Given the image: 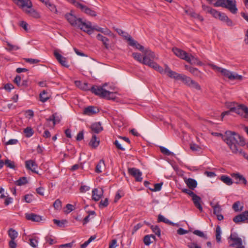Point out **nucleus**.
<instances>
[{"instance_id": "nucleus-42", "label": "nucleus", "mask_w": 248, "mask_h": 248, "mask_svg": "<svg viewBox=\"0 0 248 248\" xmlns=\"http://www.w3.org/2000/svg\"><path fill=\"white\" fill-rule=\"evenodd\" d=\"M240 206V202L239 201H237L235 202L232 205V209L235 212H240L242 211L243 206H241L240 208L239 206Z\"/></svg>"}, {"instance_id": "nucleus-21", "label": "nucleus", "mask_w": 248, "mask_h": 248, "mask_svg": "<svg viewBox=\"0 0 248 248\" xmlns=\"http://www.w3.org/2000/svg\"><path fill=\"white\" fill-rule=\"evenodd\" d=\"M103 194V190L101 188L100 190L97 188H94L92 191V199L95 202L98 201L102 197Z\"/></svg>"}, {"instance_id": "nucleus-32", "label": "nucleus", "mask_w": 248, "mask_h": 248, "mask_svg": "<svg viewBox=\"0 0 248 248\" xmlns=\"http://www.w3.org/2000/svg\"><path fill=\"white\" fill-rule=\"evenodd\" d=\"M189 59L186 60V62L191 63V64H197L199 65H202V62L199 61L198 59L194 57L192 55L188 56Z\"/></svg>"}, {"instance_id": "nucleus-13", "label": "nucleus", "mask_w": 248, "mask_h": 248, "mask_svg": "<svg viewBox=\"0 0 248 248\" xmlns=\"http://www.w3.org/2000/svg\"><path fill=\"white\" fill-rule=\"evenodd\" d=\"M173 52L174 54L177 56V57H179L180 58L185 60L186 61V60L187 59H189L188 58V54L185 51L179 49L177 47H174L172 49Z\"/></svg>"}, {"instance_id": "nucleus-57", "label": "nucleus", "mask_w": 248, "mask_h": 248, "mask_svg": "<svg viewBox=\"0 0 248 248\" xmlns=\"http://www.w3.org/2000/svg\"><path fill=\"white\" fill-rule=\"evenodd\" d=\"M234 154L238 155L243 156L248 161V155L240 148L238 150L237 153H235Z\"/></svg>"}, {"instance_id": "nucleus-59", "label": "nucleus", "mask_w": 248, "mask_h": 248, "mask_svg": "<svg viewBox=\"0 0 248 248\" xmlns=\"http://www.w3.org/2000/svg\"><path fill=\"white\" fill-rule=\"evenodd\" d=\"M4 164L7 166V167H9L11 169H14L16 167L14 162H12L8 159L5 160Z\"/></svg>"}, {"instance_id": "nucleus-62", "label": "nucleus", "mask_w": 248, "mask_h": 248, "mask_svg": "<svg viewBox=\"0 0 248 248\" xmlns=\"http://www.w3.org/2000/svg\"><path fill=\"white\" fill-rule=\"evenodd\" d=\"M190 87L194 88L197 90H200L201 89V86L198 83L193 80L190 86Z\"/></svg>"}, {"instance_id": "nucleus-50", "label": "nucleus", "mask_w": 248, "mask_h": 248, "mask_svg": "<svg viewBox=\"0 0 248 248\" xmlns=\"http://www.w3.org/2000/svg\"><path fill=\"white\" fill-rule=\"evenodd\" d=\"M53 207L56 210H60L62 208V202L57 199L53 203Z\"/></svg>"}, {"instance_id": "nucleus-23", "label": "nucleus", "mask_w": 248, "mask_h": 248, "mask_svg": "<svg viewBox=\"0 0 248 248\" xmlns=\"http://www.w3.org/2000/svg\"><path fill=\"white\" fill-rule=\"evenodd\" d=\"M231 176L234 178L237 181L235 182L236 184H244L246 185L247 181L246 178L242 175L240 174L239 173H233L231 174Z\"/></svg>"}, {"instance_id": "nucleus-40", "label": "nucleus", "mask_w": 248, "mask_h": 248, "mask_svg": "<svg viewBox=\"0 0 248 248\" xmlns=\"http://www.w3.org/2000/svg\"><path fill=\"white\" fill-rule=\"evenodd\" d=\"M80 84V89L83 91H91V88L89 87L88 84L86 82H81L80 81H76V84Z\"/></svg>"}, {"instance_id": "nucleus-41", "label": "nucleus", "mask_w": 248, "mask_h": 248, "mask_svg": "<svg viewBox=\"0 0 248 248\" xmlns=\"http://www.w3.org/2000/svg\"><path fill=\"white\" fill-rule=\"evenodd\" d=\"M28 183V180L26 177H20L19 179L16 180V185L23 186Z\"/></svg>"}, {"instance_id": "nucleus-26", "label": "nucleus", "mask_w": 248, "mask_h": 248, "mask_svg": "<svg viewBox=\"0 0 248 248\" xmlns=\"http://www.w3.org/2000/svg\"><path fill=\"white\" fill-rule=\"evenodd\" d=\"M218 19L221 21L225 22L229 26H232L233 25L232 21L224 13H220Z\"/></svg>"}, {"instance_id": "nucleus-30", "label": "nucleus", "mask_w": 248, "mask_h": 248, "mask_svg": "<svg viewBox=\"0 0 248 248\" xmlns=\"http://www.w3.org/2000/svg\"><path fill=\"white\" fill-rule=\"evenodd\" d=\"M100 143L99 140H97L95 135H93L89 142V145L93 148H96L98 147Z\"/></svg>"}, {"instance_id": "nucleus-27", "label": "nucleus", "mask_w": 248, "mask_h": 248, "mask_svg": "<svg viewBox=\"0 0 248 248\" xmlns=\"http://www.w3.org/2000/svg\"><path fill=\"white\" fill-rule=\"evenodd\" d=\"M92 131L95 133L98 134L103 130L100 122H96L93 124L91 126Z\"/></svg>"}, {"instance_id": "nucleus-5", "label": "nucleus", "mask_w": 248, "mask_h": 248, "mask_svg": "<svg viewBox=\"0 0 248 248\" xmlns=\"http://www.w3.org/2000/svg\"><path fill=\"white\" fill-rule=\"evenodd\" d=\"M65 17L70 25L83 31V28L85 25V22H83L80 18H77L71 13L65 14Z\"/></svg>"}, {"instance_id": "nucleus-33", "label": "nucleus", "mask_w": 248, "mask_h": 248, "mask_svg": "<svg viewBox=\"0 0 248 248\" xmlns=\"http://www.w3.org/2000/svg\"><path fill=\"white\" fill-rule=\"evenodd\" d=\"M188 71L194 76L201 78L202 73L197 68L193 67H189Z\"/></svg>"}, {"instance_id": "nucleus-3", "label": "nucleus", "mask_w": 248, "mask_h": 248, "mask_svg": "<svg viewBox=\"0 0 248 248\" xmlns=\"http://www.w3.org/2000/svg\"><path fill=\"white\" fill-rule=\"evenodd\" d=\"M91 91L96 95L108 100H114L116 98L114 93L107 91L102 86H93L91 88Z\"/></svg>"}, {"instance_id": "nucleus-48", "label": "nucleus", "mask_w": 248, "mask_h": 248, "mask_svg": "<svg viewBox=\"0 0 248 248\" xmlns=\"http://www.w3.org/2000/svg\"><path fill=\"white\" fill-rule=\"evenodd\" d=\"M53 222L57 226L60 227H63L64 226L65 224L67 222V220L65 219L60 220L56 219H53Z\"/></svg>"}, {"instance_id": "nucleus-46", "label": "nucleus", "mask_w": 248, "mask_h": 248, "mask_svg": "<svg viewBox=\"0 0 248 248\" xmlns=\"http://www.w3.org/2000/svg\"><path fill=\"white\" fill-rule=\"evenodd\" d=\"M18 25L19 27L22 28L26 32H28L29 26L26 21H21L19 22Z\"/></svg>"}, {"instance_id": "nucleus-12", "label": "nucleus", "mask_w": 248, "mask_h": 248, "mask_svg": "<svg viewBox=\"0 0 248 248\" xmlns=\"http://www.w3.org/2000/svg\"><path fill=\"white\" fill-rule=\"evenodd\" d=\"M248 220V211H245L241 214L234 217L233 221L237 224L242 222H245Z\"/></svg>"}, {"instance_id": "nucleus-8", "label": "nucleus", "mask_w": 248, "mask_h": 248, "mask_svg": "<svg viewBox=\"0 0 248 248\" xmlns=\"http://www.w3.org/2000/svg\"><path fill=\"white\" fill-rule=\"evenodd\" d=\"M72 1L77 7L80 9L82 12H84L86 14L92 16H96V12L93 10H92L90 8L76 1L75 0H72Z\"/></svg>"}, {"instance_id": "nucleus-36", "label": "nucleus", "mask_w": 248, "mask_h": 248, "mask_svg": "<svg viewBox=\"0 0 248 248\" xmlns=\"http://www.w3.org/2000/svg\"><path fill=\"white\" fill-rule=\"evenodd\" d=\"M150 67L153 68L154 69L156 70L159 72L161 74L166 73L165 71V69H163V68L159 66L156 62L153 63V64L150 66Z\"/></svg>"}, {"instance_id": "nucleus-9", "label": "nucleus", "mask_w": 248, "mask_h": 248, "mask_svg": "<svg viewBox=\"0 0 248 248\" xmlns=\"http://www.w3.org/2000/svg\"><path fill=\"white\" fill-rule=\"evenodd\" d=\"M229 239L232 241V243L230 245V247H234L235 246H243L241 238L238 236L236 232L231 233Z\"/></svg>"}, {"instance_id": "nucleus-63", "label": "nucleus", "mask_w": 248, "mask_h": 248, "mask_svg": "<svg viewBox=\"0 0 248 248\" xmlns=\"http://www.w3.org/2000/svg\"><path fill=\"white\" fill-rule=\"evenodd\" d=\"M53 114V119H54V126L57 124L59 123L61 121V117L58 115L57 113H54Z\"/></svg>"}, {"instance_id": "nucleus-45", "label": "nucleus", "mask_w": 248, "mask_h": 248, "mask_svg": "<svg viewBox=\"0 0 248 248\" xmlns=\"http://www.w3.org/2000/svg\"><path fill=\"white\" fill-rule=\"evenodd\" d=\"M52 12L54 13H56L57 12V10L56 6L51 2L50 1L48 2V3L46 5Z\"/></svg>"}, {"instance_id": "nucleus-58", "label": "nucleus", "mask_w": 248, "mask_h": 248, "mask_svg": "<svg viewBox=\"0 0 248 248\" xmlns=\"http://www.w3.org/2000/svg\"><path fill=\"white\" fill-rule=\"evenodd\" d=\"M143 242L145 245L149 246L153 242L151 241V236L149 235H146L144 237Z\"/></svg>"}, {"instance_id": "nucleus-29", "label": "nucleus", "mask_w": 248, "mask_h": 248, "mask_svg": "<svg viewBox=\"0 0 248 248\" xmlns=\"http://www.w3.org/2000/svg\"><path fill=\"white\" fill-rule=\"evenodd\" d=\"M186 184L189 189L194 190L197 186V181L192 178H188L186 181Z\"/></svg>"}, {"instance_id": "nucleus-38", "label": "nucleus", "mask_w": 248, "mask_h": 248, "mask_svg": "<svg viewBox=\"0 0 248 248\" xmlns=\"http://www.w3.org/2000/svg\"><path fill=\"white\" fill-rule=\"evenodd\" d=\"M39 98L41 102H45L49 98V97L47 95V93L45 90H43L40 93Z\"/></svg>"}, {"instance_id": "nucleus-18", "label": "nucleus", "mask_w": 248, "mask_h": 248, "mask_svg": "<svg viewBox=\"0 0 248 248\" xmlns=\"http://www.w3.org/2000/svg\"><path fill=\"white\" fill-rule=\"evenodd\" d=\"M25 217L28 220L39 222L42 220V217L34 213H27Z\"/></svg>"}, {"instance_id": "nucleus-39", "label": "nucleus", "mask_w": 248, "mask_h": 248, "mask_svg": "<svg viewBox=\"0 0 248 248\" xmlns=\"http://www.w3.org/2000/svg\"><path fill=\"white\" fill-rule=\"evenodd\" d=\"M24 133L26 137L30 138L33 135L34 131L31 127H27L24 129Z\"/></svg>"}, {"instance_id": "nucleus-10", "label": "nucleus", "mask_w": 248, "mask_h": 248, "mask_svg": "<svg viewBox=\"0 0 248 248\" xmlns=\"http://www.w3.org/2000/svg\"><path fill=\"white\" fill-rule=\"evenodd\" d=\"M83 31L87 32L88 34H91L94 30H96L98 31H100V30L101 29V27H99L97 26H92V23L91 22L88 21L87 22H85L84 26H83Z\"/></svg>"}, {"instance_id": "nucleus-35", "label": "nucleus", "mask_w": 248, "mask_h": 248, "mask_svg": "<svg viewBox=\"0 0 248 248\" xmlns=\"http://www.w3.org/2000/svg\"><path fill=\"white\" fill-rule=\"evenodd\" d=\"M220 180H221L224 183L228 186H231L233 182L232 179L227 175H222L220 177Z\"/></svg>"}, {"instance_id": "nucleus-7", "label": "nucleus", "mask_w": 248, "mask_h": 248, "mask_svg": "<svg viewBox=\"0 0 248 248\" xmlns=\"http://www.w3.org/2000/svg\"><path fill=\"white\" fill-rule=\"evenodd\" d=\"M144 55V60L145 61V65L151 66L153 63H155L154 60L157 59L155 55L154 52L150 49L147 48L142 52Z\"/></svg>"}, {"instance_id": "nucleus-6", "label": "nucleus", "mask_w": 248, "mask_h": 248, "mask_svg": "<svg viewBox=\"0 0 248 248\" xmlns=\"http://www.w3.org/2000/svg\"><path fill=\"white\" fill-rule=\"evenodd\" d=\"M226 106L230 109L231 112H235L239 115H242L247 108L245 105L238 104L235 102H226Z\"/></svg>"}, {"instance_id": "nucleus-61", "label": "nucleus", "mask_w": 248, "mask_h": 248, "mask_svg": "<svg viewBox=\"0 0 248 248\" xmlns=\"http://www.w3.org/2000/svg\"><path fill=\"white\" fill-rule=\"evenodd\" d=\"M46 242H48L49 245H52L56 243L55 240L52 238V235H47L45 237Z\"/></svg>"}, {"instance_id": "nucleus-19", "label": "nucleus", "mask_w": 248, "mask_h": 248, "mask_svg": "<svg viewBox=\"0 0 248 248\" xmlns=\"http://www.w3.org/2000/svg\"><path fill=\"white\" fill-rule=\"evenodd\" d=\"M8 235L11 240L9 243V246L10 248H16V231L12 228H10L8 231Z\"/></svg>"}, {"instance_id": "nucleus-16", "label": "nucleus", "mask_w": 248, "mask_h": 248, "mask_svg": "<svg viewBox=\"0 0 248 248\" xmlns=\"http://www.w3.org/2000/svg\"><path fill=\"white\" fill-rule=\"evenodd\" d=\"M37 166V164L35 161L33 160H29L25 162V167L26 169L31 170L34 173H38V172L36 170Z\"/></svg>"}, {"instance_id": "nucleus-56", "label": "nucleus", "mask_w": 248, "mask_h": 248, "mask_svg": "<svg viewBox=\"0 0 248 248\" xmlns=\"http://www.w3.org/2000/svg\"><path fill=\"white\" fill-rule=\"evenodd\" d=\"M116 31L119 33V34L123 36L124 38V39L127 40V36H131L127 32H125V31H123L121 29H116Z\"/></svg>"}, {"instance_id": "nucleus-49", "label": "nucleus", "mask_w": 248, "mask_h": 248, "mask_svg": "<svg viewBox=\"0 0 248 248\" xmlns=\"http://www.w3.org/2000/svg\"><path fill=\"white\" fill-rule=\"evenodd\" d=\"M22 200L27 203H30L33 201V195L32 194H26L23 197Z\"/></svg>"}, {"instance_id": "nucleus-51", "label": "nucleus", "mask_w": 248, "mask_h": 248, "mask_svg": "<svg viewBox=\"0 0 248 248\" xmlns=\"http://www.w3.org/2000/svg\"><path fill=\"white\" fill-rule=\"evenodd\" d=\"M108 198L105 199L104 200H101L99 204V207L100 208H102L104 207H106L108 206Z\"/></svg>"}, {"instance_id": "nucleus-43", "label": "nucleus", "mask_w": 248, "mask_h": 248, "mask_svg": "<svg viewBox=\"0 0 248 248\" xmlns=\"http://www.w3.org/2000/svg\"><path fill=\"white\" fill-rule=\"evenodd\" d=\"M151 229L157 236L160 237L161 230L158 226L151 225Z\"/></svg>"}, {"instance_id": "nucleus-44", "label": "nucleus", "mask_w": 248, "mask_h": 248, "mask_svg": "<svg viewBox=\"0 0 248 248\" xmlns=\"http://www.w3.org/2000/svg\"><path fill=\"white\" fill-rule=\"evenodd\" d=\"M39 238L37 237H34L29 239L30 245L33 248H36L38 243Z\"/></svg>"}, {"instance_id": "nucleus-1", "label": "nucleus", "mask_w": 248, "mask_h": 248, "mask_svg": "<svg viewBox=\"0 0 248 248\" xmlns=\"http://www.w3.org/2000/svg\"><path fill=\"white\" fill-rule=\"evenodd\" d=\"M222 139L233 154L238 152L240 146L245 144L244 138L235 132L226 131Z\"/></svg>"}, {"instance_id": "nucleus-24", "label": "nucleus", "mask_w": 248, "mask_h": 248, "mask_svg": "<svg viewBox=\"0 0 248 248\" xmlns=\"http://www.w3.org/2000/svg\"><path fill=\"white\" fill-rule=\"evenodd\" d=\"M96 38L98 40L101 41L106 49H108L109 48V45L108 44L109 39L107 37L103 36L100 33H98L96 35Z\"/></svg>"}, {"instance_id": "nucleus-31", "label": "nucleus", "mask_w": 248, "mask_h": 248, "mask_svg": "<svg viewBox=\"0 0 248 248\" xmlns=\"http://www.w3.org/2000/svg\"><path fill=\"white\" fill-rule=\"evenodd\" d=\"M132 55L135 60L145 65L144 56H142L140 53L136 52L133 53Z\"/></svg>"}, {"instance_id": "nucleus-17", "label": "nucleus", "mask_w": 248, "mask_h": 248, "mask_svg": "<svg viewBox=\"0 0 248 248\" xmlns=\"http://www.w3.org/2000/svg\"><path fill=\"white\" fill-rule=\"evenodd\" d=\"M165 71L169 77L170 78H174L175 79H180L182 75L172 71L167 65H165Z\"/></svg>"}, {"instance_id": "nucleus-15", "label": "nucleus", "mask_w": 248, "mask_h": 248, "mask_svg": "<svg viewBox=\"0 0 248 248\" xmlns=\"http://www.w3.org/2000/svg\"><path fill=\"white\" fill-rule=\"evenodd\" d=\"M127 41L129 42V45L130 46L135 47L142 52L144 51V46L140 44L137 41L134 40L131 36H127Z\"/></svg>"}, {"instance_id": "nucleus-4", "label": "nucleus", "mask_w": 248, "mask_h": 248, "mask_svg": "<svg viewBox=\"0 0 248 248\" xmlns=\"http://www.w3.org/2000/svg\"><path fill=\"white\" fill-rule=\"evenodd\" d=\"M209 65L214 70L220 72L224 77L228 78L230 80L237 79L242 80L243 78V76L239 75L235 73H232L230 71L218 67L214 64H209Z\"/></svg>"}, {"instance_id": "nucleus-28", "label": "nucleus", "mask_w": 248, "mask_h": 248, "mask_svg": "<svg viewBox=\"0 0 248 248\" xmlns=\"http://www.w3.org/2000/svg\"><path fill=\"white\" fill-rule=\"evenodd\" d=\"M105 168V164L104 160L102 159L96 165L95 171L97 173H100L102 172V169Z\"/></svg>"}, {"instance_id": "nucleus-60", "label": "nucleus", "mask_w": 248, "mask_h": 248, "mask_svg": "<svg viewBox=\"0 0 248 248\" xmlns=\"http://www.w3.org/2000/svg\"><path fill=\"white\" fill-rule=\"evenodd\" d=\"M5 48L6 49L9 51H11L12 50H13L14 48H15V46L14 45H12L8 41H6L5 42Z\"/></svg>"}, {"instance_id": "nucleus-37", "label": "nucleus", "mask_w": 248, "mask_h": 248, "mask_svg": "<svg viewBox=\"0 0 248 248\" xmlns=\"http://www.w3.org/2000/svg\"><path fill=\"white\" fill-rule=\"evenodd\" d=\"M157 222H162L167 224L174 225V223L170 221L168 219L166 218L163 216L161 215V214H159L158 216Z\"/></svg>"}, {"instance_id": "nucleus-20", "label": "nucleus", "mask_w": 248, "mask_h": 248, "mask_svg": "<svg viewBox=\"0 0 248 248\" xmlns=\"http://www.w3.org/2000/svg\"><path fill=\"white\" fill-rule=\"evenodd\" d=\"M99 111V109L95 107L90 106L84 108L83 114L87 115H92L98 113Z\"/></svg>"}, {"instance_id": "nucleus-54", "label": "nucleus", "mask_w": 248, "mask_h": 248, "mask_svg": "<svg viewBox=\"0 0 248 248\" xmlns=\"http://www.w3.org/2000/svg\"><path fill=\"white\" fill-rule=\"evenodd\" d=\"M160 150L162 154H163L166 155H170L173 154L170 150H169L167 148H166L164 147H162V146L160 147Z\"/></svg>"}, {"instance_id": "nucleus-52", "label": "nucleus", "mask_w": 248, "mask_h": 248, "mask_svg": "<svg viewBox=\"0 0 248 248\" xmlns=\"http://www.w3.org/2000/svg\"><path fill=\"white\" fill-rule=\"evenodd\" d=\"M193 233L199 237L204 238L205 239H207L206 235L205 234L202 232L200 230H195Z\"/></svg>"}, {"instance_id": "nucleus-14", "label": "nucleus", "mask_w": 248, "mask_h": 248, "mask_svg": "<svg viewBox=\"0 0 248 248\" xmlns=\"http://www.w3.org/2000/svg\"><path fill=\"white\" fill-rule=\"evenodd\" d=\"M54 55L56 59L63 66L65 67H68L69 64H68V62L67 59L65 57L62 56L61 54H60L59 52L56 51L54 52Z\"/></svg>"}, {"instance_id": "nucleus-11", "label": "nucleus", "mask_w": 248, "mask_h": 248, "mask_svg": "<svg viewBox=\"0 0 248 248\" xmlns=\"http://www.w3.org/2000/svg\"><path fill=\"white\" fill-rule=\"evenodd\" d=\"M128 171L131 175L135 178L136 181L141 182L142 181V173L139 169L135 168H128Z\"/></svg>"}, {"instance_id": "nucleus-22", "label": "nucleus", "mask_w": 248, "mask_h": 248, "mask_svg": "<svg viewBox=\"0 0 248 248\" xmlns=\"http://www.w3.org/2000/svg\"><path fill=\"white\" fill-rule=\"evenodd\" d=\"M192 200L196 208L198 209L200 211L202 212V207L201 204L202 199L201 197L195 194L192 197Z\"/></svg>"}, {"instance_id": "nucleus-64", "label": "nucleus", "mask_w": 248, "mask_h": 248, "mask_svg": "<svg viewBox=\"0 0 248 248\" xmlns=\"http://www.w3.org/2000/svg\"><path fill=\"white\" fill-rule=\"evenodd\" d=\"M100 32H101L105 35H108L109 36H112L113 35L111 31L107 28L104 29L101 28Z\"/></svg>"}, {"instance_id": "nucleus-2", "label": "nucleus", "mask_w": 248, "mask_h": 248, "mask_svg": "<svg viewBox=\"0 0 248 248\" xmlns=\"http://www.w3.org/2000/svg\"><path fill=\"white\" fill-rule=\"evenodd\" d=\"M16 5L29 16L34 18L40 17V14L33 8L31 0H16Z\"/></svg>"}, {"instance_id": "nucleus-47", "label": "nucleus", "mask_w": 248, "mask_h": 248, "mask_svg": "<svg viewBox=\"0 0 248 248\" xmlns=\"http://www.w3.org/2000/svg\"><path fill=\"white\" fill-rule=\"evenodd\" d=\"M221 229L219 226H217L216 227V240L218 243H219L221 241Z\"/></svg>"}, {"instance_id": "nucleus-34", "label": "nucleus", "mask_w": 248, "mask_h": 248, "mask_svg": "<svg viewBox=\"0 0 248 248\" xmlns=\"http://www.w3.org/2000/svg\"><path fill=\"white\" fill-rule=\"evenodd\" d=\"M180 80H181L186 85L189 87H190L193 81V80L190 78L184 75H182Z\"/></svg>"}, {"instance_id": "nucleus-25", "label": "nucleus", "mask_w": 248, "mask_h": 248, "mask_svg": "<svg viewBox=\"0 0 248 248\" xmlns=\"http://www.w3.org/2000/svg\"><path fill=\"white\" fill-rule=\"evenodd\" d=\"M24 76L23 75H16V86L27 87L28 81L26 79H24Z\"/></svg>"}, {"instance_id": "nucleus-55", "label": "nucleus", "mask_w": 248, "mask_h": 248, "mask_svg": "<svg viewBox=\"0 0 248 248\" xmlns=\"http://www.w3.org/2000/svg\"><path fill=\"white\" fill-rule=\"evenodd\" d=\"M212 208L214 209V214L216 215L220 213L221 209L218 203H217L215 206H212Z\"/></svg>"}, {"instance_id": "nucleus-53", "label": "nucleus", "mask_w": 248, "mask_h": 248, "mask_svg": "<svg viewBox=\"0 0 248 248\" xmlns=\"http://www.w3.org/2000/svg\"><path fill=\"white\" fill-rule=\"evenodd\" d=\"M163 185V182L155 184L154 185V188L152 189L149 188V189L152 191H158L161 189L162 186Z\"/></svg>"}]
</instances>
